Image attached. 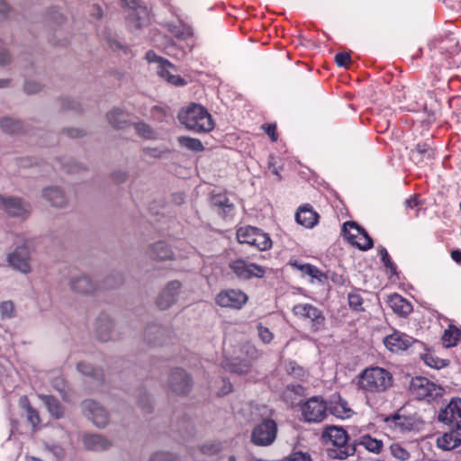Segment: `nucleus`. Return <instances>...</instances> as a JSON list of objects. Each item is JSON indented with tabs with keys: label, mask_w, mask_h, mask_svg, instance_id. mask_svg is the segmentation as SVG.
Listing matches in <instances>:
<instances>
[{
	"label": "nucleus",
	"mask_w": 461,
	"mask_h": 461,
	"mask_svg": "<svg viewBox=\"0 0 461 461\" xmlns=\"http://www.w3.org/2000/svg\"><path fill=\"white\" fill-rule=\"evenodd\" d=\"M393 385V375L384 368L375 366L366 368L357 376V386L365 394L385 392Z\"/></svg>",
	"instance_id": "1"
},
{
	"label": "nucleus",
	"mask_w": 461,
	"mask_h": 461,
	"mask_svg": "<svg viewBox=\"0 0 461 461\" xmlns=\"http://www.w3.org/2000/svg\"><path fill=\"white\" fill-rule=\"evenodd\" d=\"M322 438L325 440L327 454L333 459H345L353 456L356 452L355 443L348 442V436L345 429L335 426L328 427L322 432Z\"/></svg>",
	"instance_id": "2"
},
{
	"label": "nucleus",
	"mask_w": 461,
	"mask_h": 461,
	"mask_svg": "<svg viewBox=\"0 0 461 461\" xmlns=\"http://www.w3.org/2000/svg\"><path fill=\"white\" fill-rule=\"evenodd\" d=\"M181 124L195 133H205L214 128L211 114L200 104H192L178 113Z\"/></svg>",
	"instance_id": "3"
},
{
	"label": "nucleus",
	"mask_w": 461,
	"mask_h": 461,
	"mask_svg": "<svg viewBox=\"0 0 461 461\" xmlns=\"http://www.w3.org/2000/svg\"><path fill=\"white\" fill-rule=\"evenodd\" d=\"M443 392L444 389L441 386L421 376L412 378L410 384L411 394L418 400L426 401L428 402H431L441 397Z\"/></svg>",
	"instance_id": "4"
},
{
	"label": "nucleus",
	"mask_w": 461,
	"mask_h": 461,
	"mask_svg": "<svg viewBox=\"0 0 461 461\" xmlns=\"http://www.w3.org/2000/svg\"><path fill=\"white\" fill-rule=\"evenodd\" d=\"M236 235L240 243L248 244L261 251L267 250L272 247V240L268 234L256 227H240Z\"/></svg>",
	"instance_id": "5"
},
{
	"label": "nucleus",
	"mask_w": 461,
	"mask_h": 461,
	"mask_svg": "<svg viewBox=\"0 0 461 461\" xmlns=\"http://www.w3.org/2000/svg\"><path fill=\"white\" fill-rule=\"evenodd\" d=\"M277 435V424L272 419H264L254 426L251 430L250 441L255 446L267 447L272 445Z\"/></svg>",
	"instance_id": "6"
},
{
	"label": "nucleus",
	"mask_w": 461,
	"mask_h": 461,
	"mask_svg": "<svg viewBox=\"0 0 461 461\" xmlns=\"http://www.w3.org/2000/svg\"><path fill=\"white\" fill-rule=\"evenodd\" d=\"M343 236L352 245L366 251L373 248L374 242L366 230L355 221H346L342 228Z\"/></svg>",
	"instance_id": "7"
},
{
	"label": "nucleus",
	"mask_w": 461,
	"mask_h": 461,
	"mask_svg": "<svg viewBox=\"0 0 461 461\" xmlns=\"http://www.w3.org/2000/svg\"><path fill=\"white\" fill-rule=\"evenodd\" d=\"M0 211L10 217L25 220L31 214L32 206L21 197L0 194Z\"/></svg>",
	"instance_id": "8"
},
{
	"label": "nucleus",
	"mask_w": 461,
	"mask_h": 461,
	"mask_svg": "<svg viewBox=\"0 0 461 461\" xmlns=\"http://www.w3.org/2000/svg\"><path fill=\"white\" fill-rule=\"evenodd\" d=\"M167 386L176 395H187L193 388V378L185 369L176 367L169 371Z\"/></svg>",
	"instance_id": "9"
},
{
	"label": "nucleus",
	"mask_w": 461,
	"mask_h": 461,
	"mask_svg": "<svg viewBox=\"0 0 461 461\" xmlns=\"http://www.w3.org/2000/svg\"><path fill=\"white\" fill-rule=\"evenodd\" d=\"M127 7V24L131 30L140 29L149 23V13L146 6L136 0H123Z\"/></svg>",
	"instance_id": "10"
},
{
	"label": "nucleus",
	"mask_w": 461,
	"mask_h": 461,
	"mask_svg": "<svg viewBox=\"0 0 461 461\" xmlns=\"http://www.w3.org/2000/svg\"><path fill=\"white\" fill-rule=\"evenodd\" d=\"M327 402L320 396L311 397L302 405V414L307 422H321L327 416Z\"/></svg>",
	"instance_id": "11"
},
{
	"label": "nucleus",
	"mask_w": 461,
	"mask_h": 461,
	"mask_svg": "<svg viewBox=\"0 0 461 461\" xmlns=\"http://www.w3.org/2000/svg\"><path fill=\"white\" fill-rule=\"evenodd\" d=\"M229 267L240 280H249L253 277L261 278L266 273L263 267L255 263H250L242 258L232 260L230 262Z\"/></svg>",
	"instance_id": "12"
},
{
	"label": "nucleus",
	"mask_w": 461,
	"mask_h": 461,
	"mask_svg": "<svg viewBox=\"0 0 461 461\" xmlns=\"http://www.w3.org/2000/svg\"><path fill=\"white\" fill-rule=\"evenodd\" d=\"M81 408L88 419L98 428H104L109 423V414L107 411L98 402L93 400H85L81 403Z\"/></svg>",
	"instance_id": "13"
},
{
	"label": "nucleus",
	"mask_w": 461,
	"mask_h": 461,
	"mask_svg": "<svg viewBox=\"0 0 461 461\" xmlns=\"http://www.w3.org/2000/svg\"><path fill=\"white\" fill-rule=\"evenodd\" d=\"M384 346L392 352L406 350L411 346L419 348L422 347V343L420 341L399 331H394L393 334L386 336L384 339Z\"/></svg>",
	"instance_id": "14"
},
{
	"label": "nucleus",
	"mask_w": 461,
	"mask_h": 461,
	"mask_svg": "<svg viewBox=\"0 0 461 461\" xmlns=\"http://www.w3.org/2000/svg\"><path fill=\"white\" fill-rule=\"evenodd\" d=\"M181 287L182 285L177 280H173L167 283L158 294L155 302L156 305L160 310H167L170 308L176 303Z\"/></svg>",
	"instance_id": "15"
},
{
	"label": "nucleus",
	"mask_w": 461,
	"mask_h": 461,
	"mask_svg": "<svg viewBox=\"0 0 461 461\" xmlns=\"http://www.w3.org/2000/svg\"><path fill=\"white\" fill-rule=\"evenodd\" d=\"M215 301L221 307L240 309L247 303L248 296L240 290L230 289L219 293Z\"/></svg>",
	"instance_id": "16"
},
{
	"label": "nucleus",
	"mask_w": 461,
	"mask_h": 461,
	"mask_svg": "<svg viewBox=\"0 0 461 461\" xmlns=\"http://www.w3.org/2000/svg\"><path fill=\"white\" fill-rule=\"evenodd\" d=\"M438 420L453 428L461 429V399H453L438 413Z\"/></svg>",
	"instance_id": "17"
},
{
	"label": "nucleus",
	"mask_w": 461,
	"mask_h": 461,
	"mask_svg": "<svg viewBox=\"0 0 461 461\" xmlns=\"http://www.w3.org/2000/svg\"><path fill=\"white\" fill-rule=\"evenodd\" d=\"M30 252L28 248L17 247L15 250L7 256V261L10 266L23 274L31 272Z\"/></svg>",
	"instance_id": "18"
},
{
	"label": "nucleus",
	"mask_w": 461,
	"mask_h": 461,
	"mask_svg": "<svg viewBox=\"0 0 461 461\" xmlns=\"http://www.w3.org/2000/svg\"><path fill=\"white\" fill-rule=\"evenodd\" d=\"M152 60L158 61L157 67V73L160 77L164 78L168 83L175 86H183L185 84V81L176 74V68L173 64H171L167 59Z\"/></svg>",
	"instance_id": "19"
},
{
	"label": "nucleus",
	"mask_w": 461,
	"mask_h": 461,
	"mask_svg": "<svg viewBox=\"0 0 461 461\" xmlns=\"http://www.w3.org/2000/svg\"><path fill=\"white\" fill-rule=\"evenodd\" d=\"M293 312L299 318L311 320L316 327L323 324L325 320L321 311L309 303H300L295 305L293 308Z\"/></svg>",
	"instance_id": "20"
},
{
	"label": "nucleus",
	"mask_w": 461,
	"mask_h": 461,
	"mask_svg": "<svg viewBox=\"0 0 461 461\" xmlns=\"http://www.w3.org/2000/svg\"><path fill=\"white\" fill-rule=\"evenodd\" d=\"M146 254L150 259L156 261H167L175 258L170 246L165 241H158L149 245Z\"/></svg>",
	"instance_id": "21"
},
{
	"label": "nucleus",
	"mask_w": 461,
	"mask_h": 461,
	"mask_svg": "<svg viewBox=\"0 0 461 461\" xmlns=\"http://www.w3.org/2000/svg\"><path fill=\"white\" fill-rule=\"evenodd\" d=\"M69 286L75 293L84 295L93 294L98 289V285L89 276L84 275L72 277Z\"/></svg>",
	"instance_id": "22"
},
{
	"label": "nucleus",
	"mask_w": 461,
	"mask_h": 461,
	"mask_svg": "<svg viewBox=\"0 0 461 461\" xmlns=\"http://www.w3.org/2000/svg\"><path fill=\"white\" fill-rule=\"evenodd\" d=\"M42 197L56 208H65L68 204V199L64 191L59 186H49L42 190Z\"/></svg>",
	"instance_id": "23"
},
{
	"label": "nucleus",
	"mask_w": 461,
	"mask_h": 461,
	"mask_svg": "<svg viewBox=\"0 0 461 461\" xmlns=\"http://www.w3.org/2000/svg\"><path fill=\"white\" fill-rule=\"evenodd\" d=\"M113 321L111 317L102 312L95 321V334L97 339L103 342L108 341L112 339V332L113 330Z\"/></svg>",
	"instance_id": "24"
},
{
	"label": "nucleus",
	"mask_w": 461,
	"mask_h": 461,
	"mask_svg": "<svg viewBox=\"0 0 461 461\" xmlns=\"http://www.w3.org/2000/svg\"><path fill=\"white\" fill-rule=\"evenodd\" d=\"M210 204L211 207L222 217L227 216L234 210V204L230 201L225 194H212L210 198Z\"/></svg>",
	"instance_id": "25"
},
{
	"label": "nucleus",
	"mask_w": 461,
	"mask_h": 461,
	"mask_svg": "<svg viewBox=\"0 0 461 461\" xmlns=\"http://www.w3.org/2000/svg\"><path fill=\"white\" fill-rule=\"evenodd\" d=\"M295 219L299 224L306 228H312L318 222L319 215L311 206L304 205L299 208Z\"/></svg>",
	"instance_id": "26"
},
{
	"label": "nucleus",
	"mask_w": 461,
	"mask_h": 461,
	"mask_svg": "<svg viewBox=\"0 0 461 461\" xmlns=\"http://www.w3.org/2000/svg\"><path fill=\"white\" fill-rule=\"evenodd\" d=\"M83 443L86 449L93 451H103L110 447L111 442L99 434L85 435Z\"/></svg>",
	"instance_id": "27"
},
{
	"label": "nucleus",
	"mask_w": 461,
	"mask_h": 461,
	"mask_svg": "<svg viewBox=\"0 0 461 461\" xmlns=\"http://www.w3.org/2000/svg\"><path fill=\"white\" fill-rule=\"evenodd\" d=\"M388 304L393 312L402 316H407L412 311L411 303L398 294L388 297Z\"/></svg>",
	"instance_id": "28"
},
{
	"label": "nucleus",
	"mask_w": 461,
	"mask_h": 461,
	"mask_svg": "<svg viewBox=\"0 0 461 461\" xmlns=\"http://www.w3.org/2000/svg\"><path fill=\"white\" fill-rule=\"evenodd\" d=\"M434 156V149L429 143H419L411 150V158L416 163L430 160Z\"/></svg>",
	"instance_id": "29"
},
{
	"label": "nucleus",
	"mask_w": 461,
	"mask_h": 461,
	"mask_svg": "<svg viewBox=\"0 0 461 461\" xmlns=\"http://www.w3.org/2000/svg\"><path fill=\"white\" fill-rule=\"evenodd\" d=\"M128 117L129 114L119 108H113L106 114L109 124L115 129H124L131 125Z\"/></svg>",
	"instance_id": "30"
},
{
	"label": "nucleus",
	"mask_w": 461,
	"mask_h": 461,
	"mask_svg": "<svg viewBox=\"0 0 461 461\" xmlns=\"http://www.w3.org/2000/svg\"><path fill=\"white\" fill-rule=\"evenodd\" d=\"M19 407L24 411L27 421L32 425V429H36L41 422V419L38 411L32 407L29 398L26 395L19 399Z\"/></svg>",
	"instance_id": "31"
},
{
	"label": "nucleus",
	"mask_w": 461,
	"mask_h": 461,
	"mask_svg": "<svg viewBox=\"0 0 461 461\" xmlns=\"http://www.w3.org/2000/svg\"><path fill=\"white\" fill-rule=\"evenodd\" d=\"M437 445L444 450H452L461 445V434L457 431L445 433L438 438Z\"/></svg>",
	"instance_id": "32"
},
{
	"label": "nucleus",
	"mask_w": 461,
	"mask_h": 461,
	"mask_svg": "<svg viewBox=\"0 0 461 461\" xmlns=\"http://www.w3.org/2000/svg\"><path fill=\"white\" fill-rule=\"evenodd\" d=\"M167 333L165 328L153 324L149 326L145 330V339L149 343L154 345H161L164 342V337Z\"/></svg>",
	"instance_id": "33"
},
{
	"label": "nucleus",
	"mask_w": 461,
	"mask_h": 461,
	"mask_svg": "<svg viewBox=\"0 0 461 461\" xmlns=\"http://www.w3.org/2000/svg\"><path fill=\"white\" fill-rule=\"evenodd\" d=\"M337 398L338 401L331 402L330 405L328 406L330 412L339 418L350 417L352 411L348 408L347 401L342 399L339 395H338Z\"/></svg>",
	"instance_id": "34"
},
{
	"label": "nucleus",
	"mask_w": 461,
	"mask_h": 461,
	"mask_svg": "<svg viewBox=\"0 0 461 461\" xmlns=\"http://www.w3.org/2000/svg\"><path fill=\"white\" fill-rule=\"evenodd\" d=\"M41 399L52 417L60 419L64 416V407L57 398L51 395H43Z\"/></svg>",
	"instance_id": "35"
},
{
	"label": "nucleus",
	"mask_w": 461,
	"mask_h": 461,
	"mask_svg": "<svg viewBox=\"0 0 461 461\" xmlns=\"http://www.w3.org/2000/svg\"><path fill=\"white\" fill-rule=\"evenodd\" d=\"M0 127L3 131L8 134H16L23 131V123L20 121L9 117H4L0 120Z\"/></svg>",
	"instance_id": "36"
},
{
	"label": "nucleus",
	"mask_w": 461,
	"mask_h": 461,
	"mask_svg": "<svg viewBox=\"0 0 461 461\" xmlns=\"http://www.w3.org/2000/svg\"><path fill=\"white\" fill-rule=\"evenodd\" d=\"M156 45L158 48H161L164 50V53L166 55L171 56V57H177L179 55L178 50L175 46V44L172 42L170 39L165 36H158V38L154 39Z\"/></svg>",
	"instance_id": "37"
},
{
	"label": "nucleus",
	"mask_w": 461,
	"mask_h": 461,
	"mask_svg": "<svg viewBox=\"0 0 461 461\" xmlns=\"http://www.w3.org/2000/svg\"><path fill=\"white\" fill-rule=\"evenodd\" d=\"M177 142L181 147L194 152H201L204 149L203 145L198 139L186 136H179L177 137Z\"/></svg>",
	"instance_id": "38"
},
{
	"label": "nucleus",
	"mask_w": 461,
	"mask_h": 461,
	"mask_svg": "<svg viewBox=\"0 0 461 461\" xmlns=\"http://www.w3.org/2000/svg\"><path fill=\"white\" fill-rule=\"evenodd\" d=\"M77 369L86 376L93 377L96 380H103L104 373L101 369L95 368L92 365L86 362H79Z\"/></svg>",
	"instance_id": "39"
},
{
	"label": "nucleus",
	"mask_w": 461,
	"mask_h": 461,
	"mask_svg": "<svg viewBox=\"0 0 461 461\" xmlns=\"http://www.w3.org/2000/svg\"><path fill=\"white\" fill-rule=\"evenodd\" d=\"M135 128L137 134L146 140H155L157 139V132L154 129L144 122H138L132 123Z\"/></svg>",
	"instance_id": "40"
},
{
	"label": "nucleus",
	"mask_w": 461,
	"mask_h": 461,
	"mask_svg": "<svg viewBox=\"0 0 461 461\" xmlns=\"http://www.w3.org/2000/svg\"><path fill=\"white\" fill-rule=\"evenodd\" d=\"M359 445H362L368 451L378 454L381 452L383 447V442L376 438L370 437L369 435H364L360 438Z\"/></svg>",
	"instance_id": "41"
},
{
	"label": "nucleus",
	"mask_w": 461,
	"mask_h": 461,
	"mask_svg": "<svg viewBox=\"0 0 461 461\" xmlns=\"http://www.w3.org/2000/svg\"><path fill=\"white\" fill-rule=\"evenodd\" d=\"M392 419L394 422V426L402 430H411L415 426V420L411 416L394 414Z\"/></svg>",
	"instance_id": "42"
},
{
	"label": "nucleus",
	"mask_w": 461,
	"mask_h": 461,
	"mask_svg": "<svg viewBox=\"0 0 461 461\" xmlns=\"http://www.w3.org/2000/svg\"><path fill=\"white\" fill-rule=\"evenodd\" d=\"M305 393V388L300 384H293L287 386L286 390L285 391V397L286 399H291V404H300L301 400L297 399L296 397L293 398V395L302 397Z\"/></svg>",
	"instance_id": "43"
},
{
	"label": "nucleus",
	"mask_w": 461,
	"mask_h": 461,
	"mask_svg": "<svg viewBox=\"0 0 461 461\" xmlns=\"http://www.w3.org/2000/svg\"><path fill=\"white\" fill-rule=\"evenodd\" d=\"M251 367V364L248 360L235 359L228 365L229 371L239 375L247 374Z\"/></svg>",
	"instance_id": "44"
},
{
	"label": "nucleus",
	"mask_w": 461,
	"mask_h": 461,
	"mask_svg": "<svg viewBox=\"0 0 461 461\" xmlns=\"http://www.w3.org/2000/svg\"><path fill=\"white\" fill-rule=\"evenodd\" d=\"M294 266L296 267L303 274L308 275L313 278L321 280L323 276V274L321 272V270L311 264H298L295 262Z\"/></svg>",
	"instance_id": "45"
},
{
	"label": "nucleus",
	"mask_w": 461,
	"mask_h": 461,
	"mask_svg": "<svg viewBox=\"0 0 461 461\" xmlns=\"http://www.w3.org/2000/svg\"><path fill=\"white\" fill-rule=\"evenodd\" d=\"M421 358L424 360L426 365L436 369H440L447 366L446 360L438 358L431 353H425L424 355H421Z\"/></svg>",
	"instance_id": "46"
},
{
	"label": "nucleus",
	"mask_w": 461,
	"mask_h": 461,
	"mask_svg": "<svg viewBox=\"0 0 461 461\" xmlns=\"http://www.w3.org/2000/svg\"><path fill=\"white\" fill-rule=\"evenodd\" d=\"M200 449L204 455L213 456L221 452L222 444L220 441H209L202 445Z\"/></svg>",
	"instance_id": "47"
},
{
	"label": "nucleus",
	"mask_w": 461,
	"mask_h": 461,
	"mask_svg": "<svg viewBox=\"0 0 461 461\" xmlns=\"http://www.w3.org/2000/svg\"><path fill=\"white\" fill-rule=\"evenodd\" d=\"M123 283V277L121 274H113L107 276L103 283L104 288L113 289Z\"/></svg>",
	"instance_id": "48"
},
{
	"label": "nucleus",
	"mask_w": 461,
	"mask_h": 461,
	"mask_svg": "<svg viewBox=\"0 0 461 461\" xmlns=\"http://www.w3.org/2000/svg\"><path fill=\"white\" fill-rule=\"evenodd\" d=\"M348 304L355 311H363V299L358 292H352L348 294Z\"/></svg>",
	"instance_id": "49"
},
{
	"label": "nucleus",
	"mask_w": 461,
	"mask_h": 461,
	"mask_svg": "<svg viewBox=\"0 0 461 461\" xmlns=\"http://www.w3.org/2000/svg\"><path fill=\"white\" fill-rule=\"evenodd\" d=\"M390 451L394 457L402 461H405L410 457L409 452L398 443L392 444L390 446Z\"/></svg>",
	"instance_id": "50"
},
{
	"label": "nucleus",
	"mask_w": 461,
	"mask_h": 461,
	"mask_svg": "<svg viewBox=\"0 0 461 461\" xmlns=\"http://www.w3.org/2000/svg\"><path fill=\"white\" fill-rule=\"evenodd\" d=\"M0 313L3 319L14 317V306L11 301H5L0 303Z\"/></svg>",
	"instance_id": "51"
},
{
	"label": "nucleus",
	"mask_w": 461,
	"mask_h": 461,
	"mask_svg": "<svg viewBox=\"0 0 461 461\" xmlns=\"http://www.w3.org/2000/svg\"><path fill=\"white\" fill-rule=\"evenodd\" d=\"M283 461H312V457L308 452L293 451Z\"/></svg>",
	"instance_id": "52"
},
{
	"label": "nucleus",
	"mask_w": 461,
	"mask_h": 461,
	"mask_svg": "<svg viewBox=\"0 0 461 461\" xmlns=\"http://www.w3.org/2000/svg\"><path fill=\"white\" fill-rule=\"evenodd\" d=\"M142 151L145 155L150 157V158H162L165 154L168 153L169 150L167 149H160L159 148H157V147H145L142 149Z\"/></svg>",
	"instance_id": "53"
},
{
	"label": "nucleus",
	"mask_w": 461,
	"mask_h": 461,
	"mask_svg": "<svg viewBox=\"0 0 461 461\" xmlns=\"http://www.w3.org/2000/svg\"><path fill=\"white\" fill-rule=\"evenodd\" d=\"M242 352L248 357L246 360L249 361L250 363L253 360H256L257 358H258V357L260 356V353L258 352V350L255 348V346H253L251 344L244 345L242 348Z\"/></svg>",
	"instance_id": "54"
},
{
	"label": "nucleus",
	"mask_w": 461,
	"mask_h": 461,
	"mask_svg": "<svg viewBox=\"0 0 461 461\" xmlns=\"http://www.w3.org/2000/svg\"><path fill=\"white\" fill-rule=\"evenodd\" d=\"M257 330L260 339L265 344L271 342V340L273 339V333L269 330L268 328L264 327L262 323H258L257 325Z\"/></svg>",
	"instance_id": "55"
},
{
	"label": "nucleus",
	"mask_w": 461,
	"mask_h": 461,
	"mask_svg": "<svg viewBox=\"0 0 461 461\" xmlns=\"http://www.w3.org/2000/svg\"><path fill=\"white\" fill-rule=\"evenodd\" d=\"M287 372L296 378H302L305 375V371L295 362H290L286 367Z\"/></svg>",
	"instance_id": "56"
},
{
	"label": "nucleus",
	"mask_w": 461,
	"mask_h": 461,
	"mask_svg": "<svg viewBox=\"0 0 461 461\" xmlns=\"http://www.w3.org/2000/svg\"><path fill=\"white\" fill-rule=\"evenodd\" d=\"M42 86L36 81L27 80L24 83L23 90L28 95H34L41 91Z\"/></svg>",
	"instance_id": "57"
},
{
	"label": "nucleus",
	"mask_w": 461,
	"mask_h": 461,
	"mask_svg": "<svg viewBox=\"0 0 461 461\" xmlns=\"http://www.w3.org/2000/svg\"><path fill=\"white\" fill-rule=\"evenodd\" d=\"M458 340L457 334H454L451 330H445L442 336V341L447 348L455 346Z\"/></svg>",
	"instance_id": "58"
},
{
	"label": "nucleus",
	"mask_w": 461,
	"mask_h": 461,
	"mask_svg": "<svg viewBox=\"0 0 461 461\" xmlns=\"http://www.w3.org/2000/svg\"><path fill=\"white\" fill-rule=\"evenodd\" d=\"M379 252H380L381 259H382L384 265L387 268H390L392 271H395V269H396L395 265L390 259L387 250L384 248H382Z\"/></svg>",
	"instance_id": "59"
},
{
	"label": "nucleus",
	"mask_w": 461,
	"mask_h": 461,
	"mask_svg": "<svg viewBox=\"0 0 461 461\" xmlns=\"http://www.w3.org/2000/svg\"><path fill=\"white\" fill-rule=\"evenodd\" d=\"M150 461H176V458L170 453L160 452L153 455Z\"/></svg>",
	"instance_id": "60"
},
{
	"label": "nucleus",
	"mask_w": 461,
	"mask_h": 461,
	"mask_svg": "<svg viewBox=\"0 0 461 461\" xmlns=\"http://www.w3.org/2000/svg\"><path fill=\"white\" fill-rule=\"evenodd\" d=\"M139 404L140 405L143 411L148 413L151 411V404H150L149 398L148 395L144 394V395L140 396V398L139 400Z\"/></svg>",
	"instance_id": "61"
},
{
	"label": "nucleus",
	"mask_w": 461,
	"mask_h": 461,
	"mask_svg": "<svg viewBox=\"0 0 461 461\" xmlns=\"http://www.w3.org/2000/svg\"><path fill=\"white\" fill-rule=\"evenodd\" d=\"M262 128L265 130L266 133L270 137L272 141H276V140H277V136L276 134V127L275 124L263 125Z\"/></svg>",
	"instance_id": "62"
},
{
	"label": "nucleus",
	"mask_w": 461,
	"mask_h": 461,
	"mask_svg": "<svg viewBox=\"0 0 461 461\" xmlns=\"http://www.w3.org/2000/svg\"><path fill=\"white\" fill-rule=\"evenodd\" d=\"M61 105L62 108L66 110H77L79 106L76 101L67 98L61 100Z\"/></svg>",
	"instance_id": "63"
},
{
	"label": "nucleus",
	"mask_w": 461,
	"mask_h": 461,
	"mask_svg": "<svg viewBox=\"0 0 461 461\" xmlns=\"http://www.w3.org/2000/svg\"><path fill=\"white\" fill-rule=\"evenodd\" d=\"M64 133L70 138H81L85 135L84 131L80 129H66L64 130Z\"/></svg>",
	"instance_id": "64"
}]
</instances>
